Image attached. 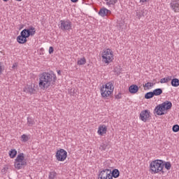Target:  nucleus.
Instances as JSON below:
<instances>
[{"label": "nucleus", "mask_w": 179, "mask_h": 179, "mask_svg": "<svg viewBox=\"0 0 179 179\" xmlns=\"http://www.w3.org/2000/svg\"><path fill=\"white\" fill-rule=\"evenodd\" d=\"M29 138L27 134H22L21 136V142L26 143L27 141H29Z\"/></svg>", "instance_id": "24"}, {"label": "nucleus", "mask_w": 179, "mask_h": 179, "mask_svg": "<svg viewBox=\"0 0 179 179\" xmlns=\"http://www.w3.org/2000/svg\"><path fill=\"white\" fill-rule=\"evenodd\" d=\"M100 93L102 99H108L113 96L114 93V84L112 82H108L103 84L100 88Z\"/></svg>", "instance_id": "5"}, {"label": "nucleus", "mask_w": 179, "mask_h": 179, "mask_svg": "<svg viewBox=\"0 0 179 179\" xmlns=\"http://www.w3.org/2000/svg\"><path fill=\"white\" fill-rule=\"evenodd\" d=\"M139 92V87L135 84H133L129 87V92L131 94H136Z\"/></svg>", "instance_id": "16"}, {"label": "nucleus", "mask_w": 179, "mask_h": 179, "mask_svg": "<svg viewBox=\"0 0 179 179\" xmlns=\"http://www.w3.org/2000/svg\"><path fill=\"white\" fill-rule=\"evenodd\" d=\"M15 66H16V65H15V64H13V68H15Z\"/></svg>", "instance_id": "38"}, {"label": "nucleus", "mask_w": 179, "mask_h": 179, "mask_svg": "<svg viewBox=\"0 0 179 179\" xmlns=\"http://www.w3.org/2000/svg\"><path fill=\"white\" fill-rule=\"evenodd\" d=\"M171 86H173V87H178V86H179V80L178 78L172 79Z\"/></svg>", "instance_id": "21"}, {"label": "nucleus", "mask_w": 179, "mask_h": 179, "mask_svg": "<svg viewBox=\"0 0 179 179\" xmlns=\"http://www.w3.org/2000/svg\"><path fill=\"white\" fill-rule=\"evenodd\" d=\"M54 52V48L52 46H50L49 48V54H52Z\"/></svg>", "instance_id": "32"}, {"label": "nucleus", "mask_w": 179, "mask_h": 179, "mask_svg": "<svg viewBox=\"0 0 179 179\" xmlns=\"http://www.w3.org/2000/svg\"><path fill=\"white\" fill-rule=\"evenodd\" d=\"M59 27L63 31H71L72 30V22L69 20H62Z\"/></svg>", "instance_id": "8"}, {"label": "nucleus", "mask_w": 179, "mask_h": 179, "mask_svg": "<svg viewBox=\"0 0 179 179\" xmlns=\"http://www.w3.org/2000/svg\"><path fill=\"white\" fill-rule=\"evenodd\" d=\"M71 2H73L75 3L78 2L79 0H71Z\"/></svg>", "instance_id": "36"}, {"label": "nucleus", "mask_w": 179, "mask_h": 179, "mask_svg": "<svg viewBox=\"0 0 179 179\" xmlns=\"http://www.w3.org/2000/svg\"><path fill=\"white\" fill-rule=\"evenodd\" d=\"M86 57H83L81 58H78L77 60V65H78V66H82L83 65H86Z\"/></svg>", "instance_id": "17"}, {"label": "nucleus", "mask_w": 179, "mask_h": 179, "mask_svg": "<svg viewBox=\"0 0 179 179\" xmlns=\"http://www.w3.org/2000/svg\"><path fill=\"white\" fill-rule=\"evenodd\" d=\"M173 132H178L179 131V125L174 124L172 127Z\"/></svg>", "instance_id": "27"}, {"label": "nucleus", "mask_w": 179, "mask_h": 179, "mask_svg": "<svg viewBox=\"0 0 179 179\" xmlns=\"http://www.w3.org/2000/svg\"><path fill=\"white\" fill-rule=\"evenodd\" d=\"M149 118H150V111L148 110L141 111L140 113V120L143 121V122H146Z\"/></svg>", "instance_id": "13"}, {"label": "nucleus", "mask_w": 179, "mask_h": 179, "mask_svg": "<svg viewBox=\"0 0 179 179\" xmlns=\"http://www.w3.org/2000/svg\"><path fill=\"white\" fill-rule=\"evenodd\" d=\"M115 99H117V100H120V99H122V94H121L120 92H119V93L115 96Z\"/></svg>", "instance_id": "30"}, {"label": "nucleus", "mask_w": 179, "mask_h": 179, "mask_svg": "<svg viewBox=\"0 0 179 179\" xmlns=\"http://www.w3.org/2000/svg\"><path fill=\"white\" fill-rule=\"evenodd\" d=\"M171 107H173V103L166 101L157 106L155 108V113L157 115H164L169 113V110H171Z\"/></svg>", "instance_id": "6"}, {"label": "nucleus", "mask_w": 179, "mask_h": 179, "mask_svg": "<svg viewBox=\"0 0 179 179\" xmlns=\"http://www.w3.org/2000/svg\"><path fill=\"white\" fill-rule=\"evenodd\" d=\"M105 1H108V0H105Z\"/></svg>", "instance_id": "40"}, {"label": "nucleus", "mask_w": 179, "mask_h": 179, "mask_svg": "<svg viewBox=\"0 0 179 179\" xmlns=\"http://www.w3.org/2000/svg\"><path fill=\"white\" fill-rule=\"evenodd\" d=\"M56 177L57 173L55 171H52L49 173V179H55Z\"/></svg>", "instance_id": "26"}, {"label": "nucleus", "mask_w": 179, "mask_h": 179, "mask_svg": "<svg viewBox=\"0 0 179 179\" xmlns=\"http://www.w3.org/2000/svg\"><path fill=\"white\" fill-rule=\"evenodd\" d=\"M98 15L101 16V17H106L111 15V10L103 7L99 10Z\"/></svg>", "instance_id": "14"}, {"label": "nucleus", "mask_w": 179, "mask_h": 179, "mask_svg": "<svg viewBox=\"0 0 179 179\" xmlns=\"http://www.w3.org/2000/svg\"><path fill=\"white\" fill-rule=\"evenodd\" d=\"M3 66L2 65V62H0V75H2L3 73Z\"/></svg>", "instance_id": "29"}, {"label": "nucleus", "mask_w": 179, "mask_h": 179, "mask_svg": "<svg viewBox=\"0 0 179 179\" xmlns=\"http://www.w3.org/2000/svg\"><path fill=\"white\" fill-rule=\"evenodd\" d=\"M23 92L25 93H29L30 94H34V93H36V84L30 83L24 87Z\"/></svg>", "instance_id": "11"}, {"label": "nucleus", "mask_w": 179, "mask_h": 179, "mask_svg": "<svg viewBox=\"0 0 179 179\" xmlns=\"http://www.w3.org/2000/svg\"><path fill=\"white\" fill-rule=\"evenodd\" d=\"M98 179H112L111 170L103 169L99 172Z\"/></svg>", "instance_id": "10"}, {"label": "nucleus", "mask_w": 179, "mask_h": 179, "mask_svg": "<svg viewBox=\"0 0 179 179\" xmlns=\"http://www.w3.org/2000/svg\"><path fill=\"white\" fill-rule=\"evenodd\" d=\"M169 6H170L171 10H173V12H174V13H179V0L171 1Z\"/></svg>", "instance_id": "12"}, {"label": "nucleus", "mask_w": 179, "mask_h": 179, "mask_svg": "<svg viewBox=\"0 0 179 179\" xmlns=\"http://www.w3.org/2000/svg\"><path fill=\"white\" fill-rule=\"evenodd\" d=\"M117 0H110L109 5H115L117 3Z\"/></svg>", "instance_id": "31"}, {"label": "nucleus", "mask_w": 179, "mask_h": 179, "mask_svg": "<svg viewBox=\"0 0 179 179\" xmlns=\"http://www.w3.org/2000/svg\"><path fill=\"white\" fill-rule=\"evenodd\" d=\"M55 157L57 162H65L68 157V152L62 148L57 150L55 154Z\"/></svg>", "instance_id": "9"}, {"label": "nucleus", "mask_w": 179, "mask_h": 179, "mask_svg": "<svg viewBox=\"0 0 179 179\" xmlns=\"http://www.w3.org/2000/svg\"><path fill=\"white\" fill-rule=\"evenodd\" d=\"M25 166H27V159H26L24 154L23 152L18 154L14 161L15 169L22 170Z\"/></svg>", "instance_id": "7"}, {"label": "nucleus", "mask_w": 179, "mask_h": 179, "mask_svg": "<svg viewBox=\"0 0 179 179\" xmlns=\"http://www.w3.org/2000/svg\"><path fill=\"white\" fill-rule=\"evenodd\" d=\"M155 86V83L148 82L145 84H143V87H144V90H150L152 87Z\"/></svg>", "instance_id": "18"}, {"label": "nucleus", "mask_w": 179, "mask_h": 179, "mask_svg": "<svg viewBox=\"0 0 179 179\" xmlns=\"http://www.w3.org/2000/svg\"><path fill=\"white\" fill-rule=\"evenodd\" d=\"M4 2H8L9 0H3Z\"/></svg>", "instance_id": "37"}, {"label": "nucleus", "mask_w": 179, "mask_h": 179, "mask_svg": "<svg viewBox=\"0 0 179 179\" xmlns=\"http://www.w3.org/2000/svg\"><path fill=\"white\" fill-rule=\"evenodd\" d=\"M140 2L145 3L148 2V0H141Z\"/></svg>", "instance_id": "34"}, {"label": "nucleus", "mask_w": 179, "mask_h": 179, "mask_svg": "<svg viewBox=\"0 0 179 179\" xmlns=\"http://www.w3.org/2000/svg\"><path fill=\"white\" fill-rule=\"evenodd\" d=\"M57 74L51 72H43L39 76L38 87L41 90L50 89L52 85L57 83Z\"/></svg>", "instance_id": "1"}, {"label": "nucleus", "mask_w": 179, "mask_h": 179, "mask_svg": "<svg viewBox=\"0 0 179 179\" xmlns=\"http://www.w3.org/2000/svg\"><path fill=\"white\" fill-rule=\"evenodd\" d=\"M154 96L155 95L153 94V92H150L145 94V99H152L153 98Z\"/></svg>", "instance_id": "25"}, {"label": "nucleus", "mask_w": 179, "mask_h": 179, "mask_svg": "<svg viewBox=\"0 0 179 179\" xmlns=\"http://www.w3.org/2000/svg\"><path fill=\"white\" fill-rule=\"evenodd\" d=\"M16 1H17L18 2H20V1H22V0H16Z\"/></svg>", "instance_id": "39"}, {"label": "nucleus", "mask_w": 179, "mask_h": 179, "mask_svg": "<svg viewBox=\"0 0 179 179\" xmlns=\"http://www.w3.org/2000/svg\"><path fill=\"white\" fill-rule=\"evenodd\" d=\"M99 149H100V150H106V149H107V144H106V143H102V144L100 145Z\"/></svg>", "instance_id": "28"}, {"label": "nucleus", "mask_w": 179, "mask_h": 179, "mask_svg": "<svg viewBox=\"0 0 179 179\" xmlns=\"http://www.w3.org/2000/svg\"><path fill=\"white\" fill-rule=\"evenodd\" d=\"M97 134L99 136H104L107 134V126L106 124H100L98 127Z\"/></svg>", "instance_id": "15"}, {"label": "nucleus", "mask_w": 179, "mask_h": 179, "mask_svg": "<svg viewBox=\"0 0 179 179\" xmlns=\"http://www.w3.org/2000/svg\"><path fill=\"white\" fill-rule=\"evenodd\" d=\"M154 96H160L163 93V90L160 88H157L152 92Z\"/></svg>", "instance_id": "22"}, {"label": "nucleus", "mask_w": 179, "mask_h": 179, "mask_svg": "<svg viewBox=\"0 0 179 179\" xmlns=\"http://www.w3.org/2000/svg\"><path fill=\"white\" fill-rule=\"evenodd\" d=\"M164 168L168 171L171 169V162L162 159H155L150 162L149 171L151 174H164Z\"/></svg>", "instance_id": "2"}, {"label": "nucleus", "mask_w": 179, "mask_h": 179, "mask_svg": "<svg viewBox=\"0 0 179 179\" xmlns=\"http://www.w3.org/2000/svg\"><path fill=\"white\" fill-rule=\"evenodd\" d=\"M27 124L30 127L31 125H33L34 123H33V122H31V120H28Z\"/></svg>", "instance_id": "33"}, {"label": "nucleus", "mask_w": 179, "mask_h": 179, "mask_svg": "<svg viewBox=\"0 0 179 179\" xmlns=\"http://www.w3.org/2000/svg\"><path fill=\"white\" fill-rule=\"evenodd\" d=\"M171 80V76H167L166 78H162L160 80V83H168V82H170Z\"/></svg>", "instance_id": "23"}, {"label": "nucleus", "mask_w": 179, "mask_h": 179, "mask_svg": "<svg viewBox=\"0 0 179 179\" xmlns=\"http://www.w3.org/2000/svg\"><path fill=\"white\" fill-rule=\"evenodd\" d=\"M111 177L113 178H118L120 177V171L118 169H113L111 171Z\"/></svg>", "instance_id": "19"}, {"label": "nucleus", "mask_w": 179, "mask_h": 179, "mask_svg": "<svg viewBox=\"0 0 179 179\" xmlns=\"http://www.w3.org/2000/svg\"><path fill=\"white\" fill-rule=\"evenodd\" d=\"M57 75H59V76H61V71H60V70L57 71Z\"/></svg>", "instance_id": "35"}, {"label": "nucleus", "mask_w": 179, "mask_h": 179, "mask_svg": "<svg viewBox=\"0 0 179 179\" xmlns=\"http://www.w3.org/2000/svg\"><path fill=\"white\" fill-rule=\"evenodd\" d=\"M8 155L10 159H15L16 157V155H17V151L16 150V149H11L9 151Z\"/></svg>", "instance_id": "20"}, {"label": "nucleus", "mask_w": 179, "mask_h": 179, "mask_svg": "<svg viewBox=\"0 0 179 179\" xmlns=\"http://www.w3.org/2000/svg\"><path fill=\"white\" fill-rule=\"evenodd\" d=\"M36 34V28L31 27L27 29H23L20 32V35L17 37V41L19 44H26L27 43V38L30 36H34Z\"/></svg>", "instance_id": "3"}, {"label": "nucleus", "mask_w": 179, "mask_h": 179, "mask_svg": "<svg viewBox=\"0 0 179 179\" xmlns=\"http://www.w3.org/2000/svg\"><path fill=\"white\" fill-rule=\"evenodd\" d=\"M100 55L101 57L102 63L104 65H110V64L114 62V51L110 48H105L103 49Z\"/></svg>", "instance_id": "4"}]
</instances>
